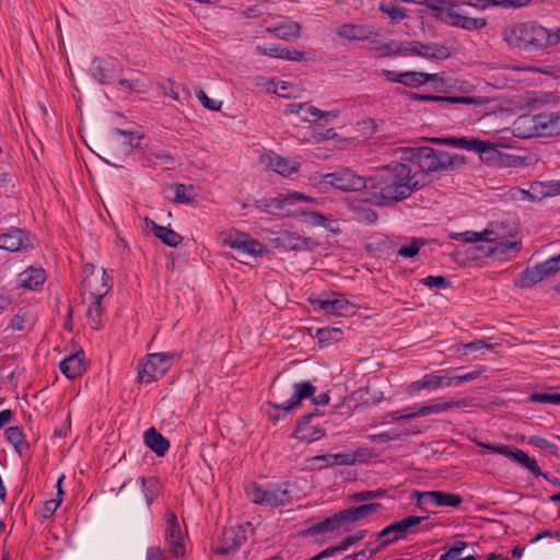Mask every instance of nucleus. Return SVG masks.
<instances>
[{
    "instance_id": "f257e3e1",
    "label": "nucleus",
    "mask_w": 560,
    "mask_h": 560,
    "mask_svg": "<svg viewBox=\"0 0 560 560\" xmlns=\"http://www.w3.org/2000/svg\"><path fill=\"white\" fill-rule=\"evenodd\" d=\"M368 186L378 197L380 205L388 206L423 188L424 182L423 175H413L408 164L392 163L369 176Z\"/></svg>"
},
{
    "instance_id": "58836bf2",
    "label": "nucleus",
    "mask_w": 560,
    "mask_h": 560,
    "mask_svg": "<svg viewBox=\"0 0 560 560\" xmlns=\"http://www.w3.org/2000/svg\"><path fill=\"white\" fill-rule=\"evenodd\" d=\"M46 272L43 268L30 267L20 275L21 287L36 290L39 285L45 282Z\"/></svg>"
},
{
    "instance_id": "f03ea898",
    "label": "nucleus",
    "mask_w": 560,
    "mask_h": 560,
    "mask_svg": "<svg viewBox=\"0 0 560 560\" xmlns=\"http://www.w3.org/2000/svg\"><path fill=\"white\" fill-rule=\"evenodd\" d=\"M503 37L512 49L536 52L560 43V27L547 28L534 21L521 22L505 28Z\"/></svg>"
},
{
    "instance_id": "13d9d810",
    "label": "nucleus",
    "mask_w": 560,
    "mask_h": 560,
    "mask_svg": "<svg viewBox=\"0 0 560 560\" xmlns=\"http://www.w3.org/2000/svg\"><path fill=\"white\" fill-rule=\"evenodd\" d=\"M191 187H187L183 184H177L175 186V196L174 200L178 203L188 205L191 203L195 200L194 195L190 192Z\"/></svg>"
},
{
    "instance_id": "2eb2a0df",
    "label": "nucleus",
    "mask_w": 560,
    "mask_h": 560,
    "mask_svg": "<svg viewBox=\"0 0 560 560\" xmlns=\"http://www.w3.org/2000/svg\"><path fill=\"white\" fill-rule=\"evenodd\" d=\"M368 182L369 177L359 176L349 168H342L324 176L325 184L343 191L369 189Z\"/></svg>"
},
{
    "instance_id": "de8ad7c7",
    "label": "nucleus",
    "mask_w": 560,
    "mask_h": 560,
    "mask_svg": "<svg viewBox=\"0 0 560 560\" xmlns=\"http://www.w3.org/2000/svg\"><path fill=\"white\" fill-rule=\"evenodd\" d=\"M423 245L424 241L422 238H406V243L399 247V249L397 250V255L404 258H413L419 254Z\"/></svg>"
},
{
    "instance_id": "7ed1b4c3",
    "label": "nucleus",
    "mask_w": 560,
    "mask_h": 560,
    "mask_svg": "<svg viewBox=\"0 0 560 560\" xmlns=\"http://www.w3.org/2000/svg\"><path fill=\"white\" fill-rule=\"evenodd\" d=\"M407 159L419 167L413 175H423L424 186L431 182L433 173L455 170L465 164L464 156L431 147L410 148Z\"/></svg>"
},
{
    "instance_id": "c85d7f7f",
    "label": "nucleus",
    "mask_w": 560,
    "mask_h": 560,
    "mask_svg": "<svg viewBox=\"0 0 560 560\" xmlns=\"http://www.w3.org/2000/svg\"><path fill=\"white\" fill-rule=\"evenodd\" d=\"M84 352H75L60 362L61 373L69 380H74L85 371Z\"/></svg>"
},
{
    "instance_id": "09e8293b",
    "label": "nucleus",
    "mask_w": 560,
    "mask_h": 560,
    "mask_svg": "<svg viewBox=\"0 0 560 560\" xmlns=\"http://www.w3.org/2000/svg\"><path fill=\"white\" fill-rule=\"evenodd\" d=\"M422 101H435V102H447V103H460V104H482V102L472 96H431L420 95L418 97Z\"/></svg>"
},
{
    "instance_id": "37998d69",
    "label": "nucleus",
    "mask_w": 560,
    "mask_h": 560,
    "mask_svg": "<svg viewBox=\"0 0 560 560\" xmlns=\"http://www.w3.org/2000/svg\"><path fill=\"white\" fill-rule=\"evenodd\" d=\"M368 530H359L354 535L346 537L338 546L328 548L322 551L319 555L315 556L312 560H320L322 558L332 556L337 551H342L348 549L350 546L355 545L365 538Z\"/></svg>"
},
{
    "instance_id": "c9c22d12",
    "label": "nucleus",
    "mask_w": 560,
    "mask_h": 560,
    "mask_svg": "<svg viewBox=\"0 0 560 560\" xmlns=\"http://www.w3.org/2000/svg\"><path fill=\"white\" fill-rule=\"evenodd\" d=\"M336 32L341 38L350 42L370 39L373 34L366 26L358 24H343Z\"/></svg>"
},
{
    "instance_id": "4be33fe9",
    "label": "nucleus",
    "mask_w": 560,
    "mask_h": 560,
    "mask_svg": "<svg viewBox=\"0 0 560 560\" xmlns=\"http://www.w3.org/2000/svg\"><path fill=\"white\" fill-rule=\"evenodd\" d=\"M493 241L486 242L485 245L477 246V249L483 250L487 256H494L500 259L510 258L511 253H517L521 249V242L517 241H503L495 231L492 235Z\"/></svg>"
},
{
    "instance_id": "864d4df0",
    "label": "nucleus",
    "mask_w": 560,
    "mask_h": 560,
    "mask_svg": "<svg viewBox=\"0 0 560 560\" xmlns=\"http://www.w3.org/2000/svg\"><path fill=\"white\" fill-rule=\"evenodd\" d=\"M380 10L383 13L387 14L393 23H399L400 21L407 18V13L401 7L392 3H381Z\"/></svg>"
},
{
    "instance_id": "f8f14e48",
    "label": "nucleus",
    "mask_w": 560,
    "mask_h": 560,
    "mask_svg": "<svg viewBox=\"0 0 560 560\" xmlns=\"http://www.w3.org/2000/svg\"><path fill=\"white\" fill-rule=\"evenodd\" d=\"M186 539L187 535L182 529L176 514L166 511L164 540L175 558H183L186 555Z\"/></svg>"
},
{
    "instance_id": "4468645a",
    "label": "nucleus",
    "mask_w": 560,
    "mask_h": 560,
    "mask_svg": "<svg viewBox=\"0 0 560 560\" xmlns=\"http://www.w3.org/2000/svg\"><path fill=\"white\" fill-rule=\"evenodd\" d=\"M311 304L315 311H322L326 315L351 316L357 311L354 303L336 292H331L327 299L311 300Z\"/></svg>"
},
{
    "instance_id": "393cba45",
    "label": "nucleus",
    "mask_w": 560,
    "mask_h": 560,
    "mask_svg": "<svg viewBox=\"0 0 560 560\" xmlns=\"http://www.w3.org/2000/svg\"><path fill=\"white\" fill-rule=\"evenodd\" d=\"M294 217H301L303 222L312 228H324L334 235L340 234L338 222L331 217L311 210H296Z\"/></svg>"
},
{
    "instance_id": "e2e57ef3",
    "label": "nucleus",
    "mask_w": 560,
    "mask_h": 560,
    "mask_svg": "<svg viewBox=\"0 0 560 560\" xmlns=\"http://www.w3.org/2000/svg\"><path fill=\"white\" fill-rule=\"evenodd\" d=\"M385 493H386V491L385 490H381V489H378V490H369V491L357 492L351 498L354 501L363 502V501H370V500H374V499L384 497Z\"/></svg>"
},
{
    "instance_id": "ea45409f",
    "label": "nucleus",
    "mask_w": 560,
    "mask_h": 560,
    "mask_svg": "<svg viewBox=\"0 0 560 560\" xmlns=\"http://www.w3.org/2000/svg\"><path fill=\"white\" fill-rule=\"evenodd\" d=\"M420 57L427 59L443 60L451 56V49L448 46L440 43H420Z\"/></svg>"
},
{
    "instance_id": "9d476101",
    "label": "nucleus",
    "mask_w": 560,
    "mask_h": 560,
    "mask_svg": "<svg viewBox=\"0 0 560 560\" xmlns=\"http://www.w3.org/2000/svg\"><path fill=\"white\" fill-rule=\"evenodd\" d=\"M253 534L250 523L233 526L223 529L219 536L214 550L220 555H230L240 549Z\"/></svg>"
},
{
    "instance_id": "aec40b11",
    "label": "nucleus",
    "mask_w": 560,
    "mask_h": 560,
    "mask_svg": "<svg viewBox=\"0 0 560 560\" xmlns=\"http://www.w3.org/2000/svg\"><path fill=\"white\" fill-rule=\"evenodd\" d=\"M311 198L300 192H292L288 195L280 194L278 197L261 199L256 202V207L269 214H277L285 210L288 206L294 205L299 201H307Z\"/></svg>"
},
{
    "instance_id": "69168bd1",
    "label": "nucleus",
    "mask_w": 560,
    "mask_h": 560,
    "mask_svg": "<svg viewBox=\"0 0 560 560\" xmlns=\"http://www.w3.org/2000/svg\"><path fill=\"white\" fill-rule=\"evenodd\" d=\"M310 462L313 463L318 468H324L334 465V455L325 454V455H316L310 458Z\"/></svg>"
},
{
    "instance_id": "49530a36",
    "label": "nucleus",
    "mask_w": 560,
    "mask_h": 560,
    "mask_svg": "<svg viewBox=\"0 0 560 560\" xmlns=\"http://www.w3.org/2000/svg\"><path fill=\"white\" fill-rule=\"evenodd\" d=\"M5 436L9 443L12 444L14 450L22 454L28 448V443L25 441V435L19 427H10L5 430Z\"/></svg>"
},
{
    "instance_id": "cd10ccee",
    "label": "nucleus",
    "mask_w": 560,
    "mask_h": 560,
    "mask_svg": "<svg viewBox=\"0 0 560 560\" xmlns=\"http://www.w3.org/2000/svg\"><path fill=\"white\" fill-rule=\"evenodd\" d=\"M258 54L280 59L301 61L305 59V52L279 44H265L256 46Z\"/></svg>"
},
{
    "instance_id": "6e6d98bb",
    "label": "nucleus",
    "mask_w": 560,
    "mask_h": 560,
    "mask_svg": "<svg viewBox=\"0 0 560 560\" xmlns=\"http://www.w3.org/2000/svg\"><path fill=\"white\" fill-rule=\"evenodd\" d=\"M268 85H269L268 86L269 92H273L284 98L294 97V95L290 91L291 86L288 82L276 81L272 79L268 82Z\"/></svg>"
},
{
    "instance_id": "39448f33",
    "label": "nucleus",
    "mask_w": 560,
    "mask_h": 560,
    "mask_svg": "<svg viewBox=\"0 0 560 560\" xmlns=\"http://www.w3.org/2000/svg\"><path fill=\"white\" fill-rule=\"evenodd\" d=\"M250 502L265 509L285 506L292 502V485L288 481L258 485L250 482L245 488Z\"/></svg>"
},
{
    "instance_id": "f704fd0d",
    "label": "nucleus",
    "mask_w": 560,
    "mask_h": 560,
    "mask_svg": "<svg viewBox=\"0 0 560 560\" xmlns=\"http://www.w3.org/2000/svg\"><path fill=\"white\" fill-rule=\"evenodd\" d=\"M445 377L429 373L422 376V378L410 383L407 387V393L413 395L420 390H434L440 388L444 383Z\"/></svg>"
},
{
    "instance_id": "423d86ee",
    "label": "nucleus",
    "mask_w": 560,
    "mask_h": 560,
    "mask_svg": "<svg viewBox=\"0 0 560 560\" xmlns=\"http://www.w3.org/2000/svg\"><path fill=\"white\" fill-rule=\"evenodd\" d=\"M427 8L441 22L466 31H477L487 26L483 18L465 15L459 5L450 0H429Z\"/></svg>"
},
{
    "instance_id": "a211bd4d",
    "label": "nucleus",
    "mask_w": 560,
    "mask_h": 560,
    "mask_svg": "<svg viewBox=\"0 0 560 560\" xmlns=\"http://www.w3.org/2000/svg\"><path fill=\"white\" fill-rule=\"evenodd\" d=\"M413 498L417 499V504L419 506L431 504L434 506L458 508L463 503V498L459 494L440 490L423 492L416 491Z\"/></svg>"
},
{
    "instance_id": "bb28decb",
    "label": "nucleus",
    "mask_w": 560,
    "mask_h": 560,
    "mask_svg": "<svg viewBox=\"0 0 560 560\" xmlns=\"http://www.w3.org/2000/svg\"><path fill=\"white\" fill-rule=\"evenodd\" d=\"M261 163L273 172L282 176H290L299 170L300 164L284 159L275 152H268L261 155Z\"/></svg>"
},
{
    "instance_id": "6ab92c4d",
    "label": "nucleus",
    "mask_w": 560,
    "mask_h": 560,
    "mask_svg": "<svg viewBox=\"0 0 560 560\" xmlns=\"http://www.w3.org/2000/svg\"><path fill=\"white\" fill-rule=\"evenodd\" d=\"M320 412L316 409L313 412L301 416L296 422L294 436L306 443L315 442L325 435V430L319 425H312L311 420L319 417Z\"/></svg>"
},
{
    "instance_id": "052dcab7",
    "label": "nucleus",
    "mask_w": 560,
    "mask_h": 560,
    "mask_svg": "<svg viewBox=\"0 0 560 560\" xmlns=\"http://www.w3.org/2000/svg\"><path fill=\"white\" fill-rule=\"evenodd\" d=\"M422 283L430 289H447L451 282L443 276H428L422 280Z\"/></svg>"
},
{
    "instance_id": "dca6fc26",
    "label": "nucleus",
    "mask_w": 560,
    "mask_h": 560,
    "mask_svg": "<svg viewBox=\"0 0 560 560\" xmlns=\"http://www.w3.org/2000/svg\"><path fill=\"white\" fill-rule=\"evenodd\" d=\"M431 142L446 144L448 147L463 149L480 154H489L492 156L497 153L495 145L489 141H482L476 138L466 137H446V138H432Z\"/></svg>"
},
{
    "instance_id": "0eeeda50",
    "label": "nucleus",
    "mask_w": 560,
    "mask_h": 560,
    "mask_svg": "<svg viewBox=\"0 0 560 560\" xmlns=\"http://www.w3.org/2000/svg\"><path fill=\"white\" fill-rule=\"evenodd\" d=\"M92 77L100 84H110L115 80H118V85L121 89H127L137 93L143 91V83L139 79H122V66L121 63L113 58H94L91 67Z\"/></svg>"
},
{
    "instance_id": "c03bdc74",
    "label": "nucleus",
    "mask_w": 560,
    "mask_h": 560,
    "mask_svg": "<svg viewBox=\"0 0 560 560\" xmlns=\"http://www.w3.org/2000/svg\"><path fill=\"white\" fill-rule=\"evenodd\" d=\"M346 522L343 517H341V511L334 514L330 517L325 518L324 521L313 525L312 530L315 534H326L339 529L345 526Z\"/></svg>"
},
{
    "instance_id": "2f4dec72",
    "label": "nucleus",
    "mask_w": 560,
    "mask_h": 560,
    "mask_svg": "<svg viewBox=\"0 0 560 560\" xmlns=\"http://www.w3.org/2000/svg\"><path fill=\"white\" fill-rule=\"evenodd\" d=\"M266 32L282 40L298 38L301 32V25L298 22L285 20L277 25L268 26Z\"/></svg>"
},
{
    "instance_id": "ddd939ff",
    "label": "nucleus",
    "mask_w": 560,
    "mask_h": 560,
    "mask_svg": "<svg viewBox=\"0 0 560 560\" xmlns=\"http://www.w3.org/2000/svg\"><path fill=\"white\" fill-rule=\"evenodd\" d=\"M225 245L236 249L243 255L250 257H261L268 250L259 241L253 238L249 234L240 231H230L224 235Z\"/></svg>"
},
{
    "instance_id": "6e6552de",
    "label": "nucleus",
    "mask_w": 560,
    "mask_h": 560,
    "mask_svg": "<svg viewBox=\"0 0 560 560\" xmlns=\"http://www.w3.org/2000/svg\"><path fill=\"white\" fill-rule=\"evenodd\" d=\"M425 516H407L399 522L392 523L383 528L376 535V547L371 550V553H375L392 542H396L399 539L406 537L412 527L424 521Z\"/></svg>"
},
{
    "instance_id": "3c124183",
    "label": "nucleus",
    "mask_w": 560,
    "mask_h": 560,
    "mask_svg": "<svg viewBox=\"0 0 560 560\" xmlns=\"http://www.w3.org/2000/svg\"><path fill=\"white\" fill-rule=\"evenodd\" d=\"M31 315L27 311L20 310L18 314H15L9 324V327L14 331H23L31 325Z\"/></svg>"
},
{
    "instance_id": "79ce46f5",
    "label": "nucleus",
    "mask_w": 560,
    "mask_h": 560,
    "mask_svg": "<svg viewBox=\"0 0 560 560\" xmlns=\"http://www.w3.org/2000/svg\"><path fill=\"white\" fill-rule=\"evenodd\" d=\"M137 481L141 486L148 506H150L161 491L162 485L160 480L156 477H140Z\"/></svg>"
},
{
    "instance_id": "1a4fd4ad",
    "label": "nucleus",
    "mask_w": 560,
    "mask_h": 560,
    "mask_svg": "<svg viewBox=\"0 0 560 560\" xmlns=\"http://www.w3.org/2000/svg\"><path fill=\"white\" fill-rule=\"evenodd\" d=\"M292 396L288 401L281 404L268 402V405L275 410V412L269 411V417L271 419L279 420L287 413L295 411L301 406L302 400L312 398L316 392V387L310 381L294 383L292 385Z\"/></svg>"
},
{
    "instance_id": "473e14b6",
    "label": "nucleus",
    "mask_w": 560,
    "mask_h": 560,
    "mask_svg": "<svg viewBox=\"0 0 560 560\" xmlns=\"http://www.w3.org/2000/svg\"><path fill=\"white\" fill-rule=\"evenodd\" d=\"M469 406V402L467 399H460V400H450L445 402H438V404H431L420 407L418 410L412 411V416L423 417L427 415L432 413H441L444 412L451 408H466Z\"/></svg>"
},
{
    "instance_id": "603ef678",
    "label": "nucleus",
    "mask_w": 560,
    "mask_h": 560,
    "mask_svg": "<svg viewBox=\"0 0 560 560\" xmlns=\"http://www.w3.org/2000/svg\"><path fill=\"white\" fill-rule=\"evenodd\" d=\"M537 267L542 276V278H547L549 276L555 275L560 270V254L553 256L540 264H537Z\"/></svg>"
},
{
    "instance_id": "4d7b16f0",
    "label": "nucleus",
    "mask_w": 560,
    "mask_h": 560,
    "mask_svg": "<svg viewBox=\"0 0 560 560\" xmlns=\"http://www.w3.org/2000/svg\"><path fill=\"white\" fill-rule=\"evenodd\" d=\"M529 402H540V404H551V405H560V394L553 393H534L528 398Z\"/></svg>"
},
{
    "instance_id": "a878e982",
    "label": "nucleus",
    "mask_w": 560,
    "mask_h": 560,
    "mask_svg": "<svg viewBox=\"0 0 560 560\" xmlns=\"http://www.w3.org/2000/svg\"><path fill=\"white\" fill-rule=\"evenodd\" d=\"M302 112H310V115L313 117V119H308L307 116H301V119L303 121H308V122H315L320 119H326L328 117H332V118L338 117V112H336V110L324 112L313 105H310L308 103H299V104L290 103V104L285 105L284 110H283V113L285 115H291V114L301 115Z\"/></svg>"
},
{
    "instance_id": "20e7f679",
    "label": "nucleus",
    "mask_w": 560,
    "mask_h": 560,
    "mask_svg": "<svg viewBox=\"0 0 560 560\" xmlns=\"http://www.w3.org/2000/svg\"><path fill=\"white\" fill-rule=\"evenodd\" d=\"M93 266H85L84 272H89L82 281V290L89 294L91 303L86 311L88 324L92 329H100L102 326V301L106 294L112 290L109 278L105 270L102 271V276L98 279L93 277Z\"/></svg>"
},
{
    "instance_id": "a19ab883",
    "label": "nucleus",
    "mask_w": 560,
    "mask_h": 560,
    "mask_svg": "<svg viewBox=\"0 0 560 560\" xmlns=\"http://www.w3.org/2000/svg\"><path fill=\"white\" fill-rule=\"evenodd\" d=\"M334 455V465H355L366 460L370 457L368 448H358L353 452H341Z\"/></svg>"
},
{
    "instance_id": "4c0bfd02",
    "label": "nucleus",
    "mask_w": 560,
    "mask_h": 560,
    "mask_svg": "<svg viewBox=\"0 0 560 560\" xmlns=\"http://www.w3.org/2000/svg\"><path fill=\"white\" fill-rule=\"evenodd\" d=\"M510 458L525 467L534 476H541L546 480H549V475L547 472H542L539 466L537 465V462L534 458L529 457L524 451L513 446Z\"/></svg>"
},
{
    "instance_id": "a18cd8bd",
    "label": "nucleus",
    "mask_w": 560,
    "mask_h": 560,
    "mask_svg": "<svg viewBox=\"0 0 560 560\" xmlns=\"http://www.w3.org/2000/svg\"><path fill=\"white\" fill-rule=\"evenodd\" d=\"M542 280L544 278L537 265H535L532 268H526L523 270L515 280V284L520 288H530Z\"/></svg>"
},
{
    "instance_id": "72a5a7b5",
    "label": "nucleus",
    "mask_w": 560,
    "mask_h": 560,
    "mask_svg": "<svg viewBox=\"0 0 560 560\" xmlns=\"http://www.w3.org/2000/svg\"><path fill=\"white\" fill-rule=\"evenodd\" d=\"M144 444L158 456H164L168 448L170 442L154 428H150L144 432Z\"/></svg>"
},
{
    "instance_id": "338daca9",
    "label": "nucleus",
    "mask_w": 560,
    "mask_h": 560,
    "mask_svg": "<svg viewBox=\"0 0 560 560\" xmlns=\"http://www.w3.org/2000/svg\"><path fill=\"white\" fill-rule=\"evenodd\" d=\"M262 7L259 4H252L248 7H245L241 11V15L246 19H256L262 15Z\"/></svg>"
},
{
    "instance_id": "0e129e2a",
    "label": "nucleus",
    "mask_w": 560,
    "mask_h": 560,
    "mask_svg": "<svg viewBox=\"0 0 560 560\" xmlns=\"http://www.w3.org/2000/svg\"><path fill=\"white\" fill-rule=\"evenodd\" d=\"M530 0H491L490 5L509 8H524L529 4Z\"/></svg>"
},
{
    "instance_id": "412c9836",
    "label": "nucleus",
    "mask_w": 560,
    "mask_h": 560,
    "mask_svg": "<svg viewBox=\"0 0 560 560\" xmlns=\"http://www.w3.org/2000/svg\"><path fill=\"white\" fill-rule=\"evenodd\" d=\"M273 244L278 248L295 252H311L315 247V242L312 238L289 231L279 233L273 238Z\"/></svg>"
},
{
    "instance_id": "bf43d9fd",
    "label": "nucleus",
    "mask_w": 560,
    "mask_h": 560,
    "mask_svg": "<svg viewBox=\"0 0 560 560\" xmlns=\"http://www.w3.org/2000/svg\"><path fill=\"white\" fill-rule=\"evenodd\" d=\"M116 133L124 138L122 145L126 150L130 151L132 148H138L140 145L142 139L141 136H137L133 132L124 131L121 129H116Z\"/></svg>"
},
{
    "instance_id": "8fccbe9b",
    "label": "nucleus",
    "mask_w": 560,
    "mask_h": 560,
    "mask_svg": "<svg viewBox=\"0 0 560 560\" xmlns=\"http://www.w3.org/2000/svg\"><path fill=\"white\" fill-rule=\"evenodd\" d=\"M164 94L166 96H171L173 100L177 102L187 101L190 96V92L188 89L174 82H170L168 85L165 86Z\"/></svg>"
},
{
    "instance_id": "e433bc0d",
    "label": "nucleus",
    "mask_w": 560,
    "mask_h": 560,
    "mask_svg": "<svg viewBox=\"0 0 560 560\" xmlns=\"http://www.w3.org/2000/svg\"><path fill=\"white\" fill-rule=\"evenodd\" d=\"M495 234V225L490 224L489 228L485 229L482 232H474L466 231L462 233H451V238L460 240L467 243H486L493 241L492 235Z\"/></svg>"
},
{
    "instance_id": "680f3d73",
    "label": "nucleus",
    "mask_w": 560,
    "mask_h": 560,
    "mask_svg": "<svg viewBox=\"0 0 560 560\" xmlns=\"http://www.w3.org/2000/svg\"><path fill=\"white\" fill-rule=\"evenodd\" d=\"M196 97L198 98V101L208 109H211V110H220L221 106H222V102L221 101H218V100H213V98H210L206 93L205 91L202 90H198L196 92Z\"/></svg>"
},
{
    "instance_id": "f3484780",
    "label": "nucleus",
    "mask_w": 560,
    "mask_h": 560,
    "mask_svg": "<svg viewBox=\"0 0 560 560\" xmlns=\"http://www.w3.org/2000/svg\"><path fill=\"white\" fill-rule=\"evenodd\" d=\"M381 74L390 82L400 83L408 88H419L427 82L439 80L438 73H424L420 71H402L397 72L393 70L382 69Z\"/></svg>"
},
{
    "instance_id": "b1692460",
    "label": "nucleus",
    "mask_w": 560,
    "mask_h": 560,
    "mask_svg": "<svg viewBox=\"0 0 560 560\" xmlns=\"http://www.w3.org/2000/svg\"><path fill=\"white\" fill-rule=\"evenodd\" d=\"M533 129L539 137L560 136L559 113H541L530 117Z\"/></svg>"
},
{
    "instance_id": "7c9ffc66",
    "label": "nucleus",
    "mask_w": 560,
    "mask_h": 560,
    "mask_svg": "<svg viewBox=\"0 0 560 560\" xmlns=\"http://www.w3.org/2000/svg\"><path fill=\"white\" fill-rule=\"evenodd\" d=\"M382 509L381 503H365L359 506H351L341 511L346 524L354 523L371 516Z\"/></svg>"
},
{
    "instance_id": "c756f323",
    "label": "nucleus",
    "mask_w": 560,
    "mask_h": 560,
    "mask_svg": "<svg viewBox=\"0 0 560 560\" xmlns=\"http://www.w3.org/2000/svg\"><path fill=\"white\" fill-rule=\"evenodd\" d=\"M144 223L148 229L150 228L152 230L156 238L170 247H176L183 241V237L171 228L159 225L148 218L144 220Z\"/></svg>"
},
{
    "instance_id": "5701e85b",
    "label": "nucleus",
    "mask_w": 560,
    "mask_h": 560,
    "mask_svg": "<svg viewBox=\"0 0 560 560\" xmlns=\"http://www.w3.org/2000/svg\"><path fill=\"white\" fill-rule=\"evenodd\" d=\"M32 247L28 233L20 228H10L0 234V249L22 252Z\"/></svg>"
},
{
    "instance_id": "9b49d317",
    "label": "nucleus",
    "mask_w": 560,
    "mask_h": 560,
    "mask_svg": "<svg viewBox=\"0 0 560 560\" xmlns=\"http://www.w3.org/2000/svg\"><path fill=\"white\" fill-rule=\"evenodd\" d=\"M174 354L168 352L150 353L141 364L138 377L142 383H151L162 377L171 368Z\"/></svg>"
},
{
    "instance_id": "5fc2aeb1",
    "label": "nucleus",
    "mask_w": 560,
    "mask_h": 560,
    "mask_svg": "<svg viewBox=\"0 0 560 560\" xmlns=\"http://www.w3.org/2000/svg\"><path fill=\"white\" fill-rule=\"evenodd\" d=\"M63 476L59 477L58 481H57V488H58V499H51V500H48L45 502L44 504V508H43V515L44 517H48V516H51L56 511L57 509L59 508L60 503H61V495L63 494L62 492V489H61V482L63 480Z\"/></svg>"
},
{
    "instance_id": "774afa93",
    "label": "nucleus",
    "mask_w": 560,
    "mask_h": 560,
    "mask_svg": "<svg viewBox=\"0 0 560 560\" xmlns=\"http://www.w3.org/2000/svg\"><path fill=\"white\" fill-rule=\"evenodd\" d=\"M145 560H168L160 547H149L145 552Z\"/></svg>"
}]
</instances>
